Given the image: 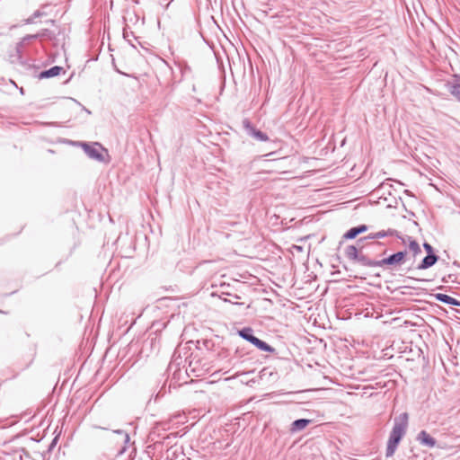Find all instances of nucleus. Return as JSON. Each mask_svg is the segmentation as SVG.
<instances>
[{
    "label": "nucleus",
    "instance_id": "f257e3e1",
    "mask_svg": "<svg viewBox=\"0 0 460 460\" xmlns=\"http://www.w3.org/2000/svg\"><path fill=\"white\" fill-rule=\"evenodd\" d=\"M40 40H49L54 47H58L65 40V31L61 28L56 30L41 29L35 34H27L16 44L15 54L10 56L11 63H18L25 69H37L25 57H32L38 54V48L32 47V42Z\"/></svg>",
    "mask_w": 460,
    "mask_h": 460
},
{
    "label": "nucleus",
    "instance_id": "f03ea898",
    "mask_svg": "<svg viewBox=\"0 0 460 460\" xmlns=\"http://www.w3.org/2000/svg\"><path fill=\"white\" fill-rule=\"evenodd\" d=\"M407 427L408 414L406 412L401 413L398 417L394 418V426L387 441L386 457H392L394 455L402 438L406 433Z\"/></svg>",
    "mask_w": 460,
    "mask_h": 460
},
{
    "label": "nucleus",
    "instance_id": "7ed1b4c3",
    "mask_svg": "<svg viewBox=\"0 0 460 460\" xmlns=\"http://www.w3.org/2000/svg\"><path fill=\"white\" fill-rule=\"evenodd\" d=\"M170 429L169 421H161L155 424L148 435L149 441L153 442L155 450L163 451L164 447L171 445L178 437V432L166 434Z\"/></svg>",
    "mask_w": 460,
    "mask_h": 460
},
{
    "label": "nucleus",
    "instance_id": "20e7f679",
    "mask_svg": "<svg viewBox=\"0 0 460 460\" xmlns=\"http://www.w3.org/2000/svg\"><path fill=\"white\" fill-rule=\"evenodd\" d=\"M407 254V251L402 250L392 253L381 260H373L372 267H380L389 270L397 269L406 261Z\"/></svg>",
    "mask_w": 460,
    "mask_h": 460
},
{
    "label": "nucleus",
    "instance_id": "39448f33",
    "mask_svg": "<svg viewBox=\"0 0 460 460\" xmlns=\"http://www.w3.org/2000/svg\"><path fill=\"white\" fill-rule=\"evenodd\" d=\"M76 145L83 148L89 158L100 163H109V160H106L105 155H103V153H105L106 155L109 156L108 150L100 143L93 142L90 144L86 142H76Z\"/></svg>",
    "mask_w": 460,
    "mask_h": 460
},
{
    "label": "nucleus",
    "instance_id": "423d86ee",
    "mask_svg": "<svg viewBox=\"0 0 460 460\" xmlns=\"http://www.w3.org/2000/svg\"><path fill=\"white\" fill-rule=\"evenodd\" d=\"M237 334L243 339L244 341L250 342L254 347H256L258 349L269 352V353H274L276 351L275 348L265 342L264 341L257 338L253 334V329L251 327H243L241 330L237 331Z\"/></svg>",
    "mask_w": 460,
    "mask_h": 460
},
{
    "label": "nucleus",
    "instance_id": "0eeeda50",
    "mask_svg": "<svg viewBox=\"0 0 460 460\" xmlns=\"http://www.w3.org/2000/svg\"><path fill=\"white\" fill-rule=\"evenodd\" d=\"M363 246L358 250L355 245H348L345 248L346 257L355 262L365 267H372L373 260L361 252Z\"/></svg>",
    "mask_w": 460,
    "mask_h": 460
},
{
    "label": "nucleus",
    "instance_id": "6e6552de",
    "mask_svg": "<svg viewBox=\"0 0 460 460\" xmlns=\"http://www.w3.org/2000/svg\"><path fill=\"white\" fill-rule=\"evenodd\" d=\"M243 126L246 134L257 141L266 142L269 140L268 135L256 128L255 126L248 119H244L243 120Z\"/></svg>",
    "mask_w": 460,
    "mask_h": 460
},
{
    "label": "nucleus",
    "instance_id": "1a4fd4ad",
    "mask_svg": "<svg viewBox=\"0 0 460 460\" xmlns=\"http://www.w3.org/2000/svg\"><path fill=\"white\" fill-rule=\"evenodd\" d=\"M165 447L166 449L163 455L164 460H184L182 447L172 442Z\"/></svg>",
    "mask_w": 460,
    "mask_h": 460
},
{
    "label": "nucleus",
    "instance_id": "9d476101",
    "mask_svg": "<svg viewBox=\"0 0 460 460\" xmlns=\"http://www.w3.org/2000/svg\"><path fill=\"white\" fill-rule=\"evenodd\" d=\"M446 86L451 95L460 102V75H453L451 80L447 82Z\"/></svg>",
    "mask_w": 460,
    "mask_h": 460
},
{
    "label": "nucleus",
    "instance_id": "9b49d317",
    "mask_svg": "<svg viewBox=\"0 0 460 460\" xmlns=\"http://www.w3.org/2000/svg\"><path fill=\"white\" fill-rule=\"evenodd\" d=\"M65 73H66V70L64 69V67H62L60 66H54L49 69L41 71L38 75V78L39 79H49V78H52V77L59 75L60 74H65Z\"/></svg>",
    "mask_w": 460,
    "mask_h": 460
},
{
    "label": "nucleus",
    "instance_id": "f8f14e48",
    "mask_svg": "<svg viewBox=\"0 0 460 460\" xmlns=\"http://www.w3.org/2000/svg\"><path fill=\"white\" fill-rule=\"evenodd\" d=\"M417 440L421 444L422 446L428 447H434L437 444L436 439L431 437L426 430H421L417 435Z\"/></svg>",
    "mask_w": 460,
    "mask_h": 460
},
{
    "label": "nucleus",
    "instance_id": "ddd939ff",
    "mask_svg": "<svg viewBox=\"0 0 460 460\" xmlns=\"http://www.w3.org/2000/svg\"><path fill=\"white\" fill-rule=\"evenodd\" d=\"M439 261V256L437 254H427L420 263L416 267L418 270H427L431 268Z\"/></svg>",
    "mask_w": 460,
    "mask_h": 460
},
{
    "label": "nucleus",
    "instance_id": "4468645a",
    "mask_svg": "<svg viewBox=\"0 0 460 460\" xmlns=\"http://www.w3.org/2000/svg\"><path fill=\"white\" fill-rule=\"evenodd\" d=\"M368 229L367 225H358L351 227L344 234L343 239L351 240L356 238L358 234L365 233Z\"/></svg>",
    "mask_w": 460,
    "mask_h": 460
},
{
    "label": "nucleus",
    "instance_id": "2eb2a0df",
    "mask_svg": "<svg viewBox=\"0 0 460 460\" xmlns=\"http://www.w3.org/2000/svg\"><path fill=\"white\" fill-rule=\"evenodd\" d=\"M312 420L310 419H297L294 420L289 428L290 433L294 434L305 429L310 423H312Z\"/></svg>",
    "mask_w": 460,
    "mask_h": 460
},
{
    "label": "nucleus",
    "instance_id": "dca6fc26",
    "mask_svg": "<svg viewBox=\"0 0 460 460\" xmlns=\"http://www.w3.org/2000/svg\"><path fill=\"white\" fill-rule=\"evenodd\" d=\"M432 296L438 302L444 303L448 305L460 306L459 300H457L447 294L436 293V294H433Z\"/></svg>",
    "mask_w": 460,
    "mask_h": 460
},
{
    "label": "nucleus",
    "instance_id": "f3484780",
    "mask_svg": "<svg viewBox=\"0 0 460 460\" xmlns=\"http://www.w3.org/2000/svg\"><path fill=\"white\" fill-rule=\"evenodd\" d=\"M388 236H396L398 239L402 240V243H405L404 239L396 229L389 228L387 230H380L376 232V237H378V239Z\"/></svg>",
    "mask_w": 460,
    "mask_h": 460
},
{
    "label": "nucleus",
    "instance_id": "a211bd4d",
    "mask_svg": "<svg viewBox=\"0 0 460 460\" xmlns=\"http://www.w3.org/2000/svg\"><path fill=\"white\" fill-rule=\"evenodd\" d=\"M407 238L409 250L412 252L413 256L416 257L420 254L421 249L418 242L409 235H407Z\"/></svg>",
    "mask_w": 460,
    "mask_h": 460
},
{
    "label": "nucleus",
    "instance_id": "6ab92c4d",
    "mask_svg": "<svg viewBox=\"0 0 460 460\" xmlns=\"http://www.w3.org/2000/svg\"><path fill=\"white\" fill-rule=\"evenodd\" d=\"M47 15V13L39 9V10H36L30 17H28L27 19L24 20V23L25 24H33L35 23V20L37 18H41L43 16H46Z\"/></svg>",
    "mask_w": 460,
    "mask_h": 460
},
{
    "label": "nucleus",
    "instance_id": "aec40b11",
    "mask_svg": "<svg viewBox=\"0 0 460 460\" xmlns=\"http://www.w3.org/2000/svg\"><path fill=\"white\" fill-rule=\"evenodd\" d=\"M392 181V179H386L385 181L382 182L377 188L376 191L380 192L382 191L383 194L387 192L389 195H391V189H393V185L387 183L386 181Z\"/></svg>",
    "mask_w": 460,
    "mask_h": 460
},
{
    "label": "nucleus",
    "instance_id": "412c9836",
    "mask_svg": "<svg viewBox=\"0 0 460 460\" xmlns=\"http://www.w3.org/2000/svg\"><path fill=\"white\" fill-rule=\"evenodd\" d=\"M442 281L445 283H456L460 284V275L449 273L447 276H444Z\"/></svg>",
    "mask_w": 460,
    "mask_h": 460
},
{
    "label": "nucleus",
    "instance_id": "4be33fe9",
    "mask_svg": "<svg viewBox=\"0 0 460 460\" xmlns=\"http://www.w3.org/2000/svg\"><path fill=\"white\" fill-rule=\"evenodd\" d=\"M211 296H218L219 298H221V299H222L223 301H225V302H227V301H228V299H227V296H225V297H224V296H232V297H233V298H234V299H240V296H239L238 295H232V294L227 293V292H221V294H220V295H217V292H212V293H211Z\"/></svg>",
    "mask_w": 460,
    "mask_h": 460
},
{
    "label": "nucleus",
    "instance_id": "5701e85b",
    "mask_svg": "<svg viewBox=\"0 0 460 460\" xmlns=\"http://www.w3.org/2000/svg\"><path fill=\"white\" fill-rule=\"evenodd\" d=\"M423 248L426 251L427 254H436L435 250L430 243L427 242L423 243Z\"/></svg>",
    "mask_w": 460,
    "mask_h": 460
},
{
    "label": "nucleus",
    "instance_id": "b1692460",
    "mask_svg": "<svg viewBox=\"0 0 460 460\" xmlns=\"http://www.w3.org/2000/svg\"><path fill=\"white\" fill-rule=\"evenodd\" d=\"M114 432L120 435L125 443H128L129 441V436L126 431H124L122 429H117V430H114Z\"/></svg>",
    "mask_w": 460,
    "mask_h": 460
},
{
    "label": "nucleus",
    "instance_id": "393cba45",
    "mask_svg": "<svg viewBox=\"0 0 460 460\" xmlns=\"http://www.w3.org/2000/svg\"><path fill=\"white\" fill-rule=\"evenodd\" d=\"M365 240H378V237H376V233H371L368 235H367V236H365L363 238L358 239V243H362Z\"/></svg>",
    "mask_w": 460,
    "mask_h": 460
},
{
    "label": "nucleus",
    "instance_id": "a878e982",
    "mask_svg": "<svg viewBox=\"0 0 460 460\" xmlns=\"http://www.w3.org/2000/svg\"><path fill=\"white\" fill-rule=\"evenodd\" d=\"M123 37L126 40H128L129 43L131 42L129 37H134L133 35V32L132 31H128V29L127 28H124L123 30Z\"/></svg>",
    "mask_w": 460,
    "mask_h": 460
},
{
    "label": "nucleus",
    "instance_id": "bb28decb",
    "mask_svg": "<svg viewBox=\"0 0 460 460\" xmlns=\"http://www.w3.org/2000/svg\"><path fill=\"white\" fill-rule=\"evenodd\" d=\"M385 243L383 242H380V241H375V242H372L370 243H368V247H371V248H376V247H381V246H384Z\"/></svg>",
    "mask_w": 460,
    "mask_h": 460
},
{
    "label": "nucleus",
    "instance_id": "cd10ccee",
    "mask_svg": "<svg viewBox=\"0 0 460 460\" xmlns=\"http://www.w3.org/2000/svg\"><path fill=\"white\" fill-rule=\"evenodd\" d=\"M228 303L234 304V305H240L238 302L234 301V298L228 299Z\"/></svg>",
    "mask_w": 460,
    "mask_h": 460
},
{
    "label": "nucleus",
    "instance_id": "c85d7f7f",
    "mask_svg": "<svg viewBox=\"0 0 460 460\" xmlns=\"http://www.w3.org/2000/svg\"><path fill=\"white\" fill-rule=\"evenodd\" d=\"M453 265L459 268L460 267V262H458L457 261H455L453 262Z\"/></svg>",
    "mask_w": 460,
    "mask_h": 460
},
{
    "label": "nucleus",
    "instance_id": "c756f323",
    "mask_svg": "<svg viewBox=\"0 0 460 460\" xmlns=\"http://www.w3.org/2000/svg\"><path fill=\"white\" fill-rule=\"evenodd\" d=\"M386 252H387V249H384V251L382 252V253L379 256H384L386 254Z\"/></svg>",
    "mask_w": 460,
    "mask_h": 460
},
{
    "label": "nucleus",
    "instance_id": "7c9ffc66",
    "mask_svg": "<svg viewBox=\"0 0 460 460\" xmlns=\"http://www.w3.org/2000/svg\"><path fill=\"white\" fill-rule=\"evenodd\" d=\"M32 47H37V48L39 49L40 47V48H43V45H41V44L34 45V44L32 43Z\"/></svg>",
    "mask_w": 460,
    "mask_h": 460
},
{
    "label": "nucleus",
    "instance_id": "2f4dec72",
    "mask_svg": "<svg viewBox=\"0 0 460 460\" xmlns=\"http://www.w3.org/2000/svg\"><path fill=\"white\" fill-rule=\"evenodd\" d=\"M404 193H406L407 195H411V191L409 190H405Z\"/></svg>",
    "mask_w": 460,
    "mask_h": 460
},
{
    "label": "nucleus",
    "instance_id": "473e14b6",
    "mask_svg": "<svg viewBox=\"0 0 460 460\" xmlns=\"http://www.w3.org/2000/svg\"><path fill=\"white\" fill-rule=\"evenodd\" d=\"M272 155H274V152H270V153L267 154L265 156H271Z\"/></svg>",
    "mask_w": 460,
    "mask_h": 460
},
{
    "label": "nucleus",
    "instance_id": "72a5a7b5",
    "mask_svg": "<svg viewBox=\"0 0 460 460\" xmlns=\"http://www.w3.org/2000/svg\"><path fill=\"white\" fill-rule=\"evenodd\" d=\"M184 69H185V70H190V67H189L187 65H185V66H184Z\"/></svg>",
    "mask_w": 460,
    "mask_h": 460
},
{
    "label": "nucleus",
    "instance_id": "f704fd0d",
    "mask_svg": "<svg viewBox=\"0 0 460 460\" xmlns=\"http://www.w3.org/2000/svg\"><path fill=\"white\" fill-rule=\"evenodd\" d=\"M49 22H51L53 25H55V21L54 20H50Z\"/></svg>",
    "mask_w": 460,
    "mask_h": 460
},
{
    "label": "nucleus",
    "instance_id": "c9c22d12",
    "mask_svg": "<svg viewBox=\"0 0 460 460\" xmlns=\"http://www.w3.org/2000/svg\"><path fill=\"white\" fill-rule=\"evenodd\" d=\"M158 396H159V394H157L155 395V401H156V400H157Z\"/></svg>",
    "mask_w": 460,
    "mask_h": 460
},
{
    "label": "nucleus",
    "instance_id": "e433bc0d",
    "mask_svg": "<svg viewBox=\"0 0 460 460\" xmlns=\"http://www.w3.org/2000/svg\"><path fill=\"white\" fill-rule=\"evenodd\" d=\"M57 438H54L52 441V445H55Z\"/></svg>",
    "mask_w": 460,
    "mask_h": 460
},
{
    "label": "nucleus",
    "instance_id": "4c0bfd02",
    "mask_svg": "<svg viewBox=\"0 0 460 460\" xmlns=\"http://www.w3.org/2000/svg\"><path fill=\"white\" fill-rule=\"evenodd\" d=\"M402 238L404 239L405 243L408 242L407 236L406 237H402Z\"/></svg>",
    "mask_w": 460,
    "mask_h": 460
},
{
    "label": "nucleus",
    "instance_id": "58836bf2",
    "mask_svg": "<svg viewBox=\"0 0 460 460\" xmlns=\"http://www.w3.org/2000/svg\"><path fill=\"white\" fill-rule=\"evenodd\" d=\"M188 460H191L190 458H188Z\"/></svg>",
    "mask_w": 460,
    "mask_h": 460
}]
</instances>
